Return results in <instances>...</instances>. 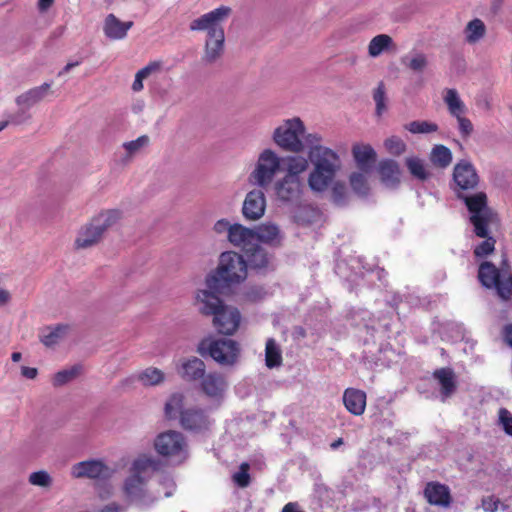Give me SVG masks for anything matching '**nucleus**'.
<instances>
[{"label":"nucleus","mask_w":512,"mask_h":512,"mask_svg":"<svg viewBox=\"0 0 512 512\" xmlns=\"http://www.w3.org/2000/svg\"><path fill=\"white\" fill-rule=\"evenodd\" d=\"M312 169L308 175L307 183L314 193H324L336 180L342 169L340 156L325 146H314L308 153Z\"/></svg>","instance_id":"1"},{"label":"nucleus","mask_w":512,"mask_h":512,"mask_svg":"<svg viewBox=\"0 0 512 512\" xmlns=\"http://www.w3.org/2000/svg\"><path fill=\"white\" fill-rule=\"evenodd\" d=\"M158 467L159 461L153 457L141 456L133 461L131 475L124 483L125 495L131 503L140 508H147L159 499V493L154 494L145 489L148 476Z\"/></svg>","instance_id":"2"},{"label":"nucleus","mask_w":512,"mask_h":512,"mask_svg":"<svg viewBox=\"0 0 512 512\" xmlns=\"http://www.w3.org/2000/svg\"><path fill=\"white\" fill-rule=\"evenodd\" d=\"M199 310L204 315H213V324L224 335H233L240 325L241 315L237 308L224 305L213 292L200 290L197 293Z\"/></svg>","instance_id":"3"},{"label":"nucleus","mask_w":512,"mask_h":512,"mask_svg":"<svg viewBox=\"0 0 512 512\" xmlns=\"http://www.w3.org/2000/svg\"><path fill=\"white\" fill-rule=\"evenodd\" d=\"M248 263L245 258H227L222 262L214 273L206 278L208 291L213 293H224L225 289L232 284H238L247 277Z\"/></svg>","instance_id":"4"},{"label":"nucleus","mask_w":512,"mask_h":512,"mask_svg":"<svg viewBox=\"0 0 512 512\" xmlns=\"http://www.w3.org/2000/svg\"><path fill=\"white\" fill-rule=\"evenodd\" d=\"M457 198L465 203L476 235L486 237L489 234L488 226L496 223V214L487 205V195L484 192L460 191Z\"/></svg>","instance_id":"5"},{"label":"nucleus","mask_w":512,"mask_h":512,"mask_svg":"<svg viewBox=\"0 0 512 512\" xmlns=\"http://www.w3.org/2000/svg\"><path fill=\"white\" fill-rule=\"evenodd\" d=\"M284 158L272 149H264L248 176L252 185L265 189L274 184L275 178L283 171Z\"/></svg>","instance_id":"6"},{"label":"nucleus","mask_w":512,"mask_h":512,"mask_svg":"<svg viewBox=\"0 0 512 512\" xmlns=\"http://www.w3.org/2000/svg\"><path fill=\"white\" fill-rule=\"evenodd\" d=\"M197 352L202 356H210L221 366H232L237 362L240 347L232 339H203L197 346Z\"/></svg>","instance_id":"7"},{"label":"nucleus","mask_w":512,"mask_h":512,"mask_svg":"<svg viewBox=\"0 0 512 512\" xmlns=\"http://www.w3.org/2000/svg\"><path fill=\"white\" fill-rule=\"evenodd\" d=\"M154 447L157 453L177 464L184 462L189 456L188 443L185 436L175 430L160 433Z\"/></svg>","instance_id":"8"},{"label":"nucleus","mask_w":512,"mask_h":512,"mask_svg":"<svg viewBox=\"0 0 512 512\" xmlns=\"http://www.w3.org/2000/svg\"><path fill=\"white\" fill-rule=\"evenodd\" d=\"M305 133L302 120L298 117L287 119L273 132V140L285 151L299 153L304 150L301 140Z\"/></svg>","instance_id":"9"},{"label":"nucleus","mask_w":512,"mask_h":512,"mask_svg":"<svg viewBox=\"0 0 512 512\" xmlns=\"http://www.w3.org/2000/svg\"><path fill=\"white\" fill-rule=\"evenodd\" d=\"M275 199L282 205L293 207L301 203L304 194L302 179L283 176L273 184Z\"/></svg>","instance_id":"10"},{"label":"nucleus","mask_w":512,"mask_h":512,"mask_svg":"<svg viewBox=\"0 0 512 512\" xmlns=\"http://www.w3.org/2000/svg\"><path fill=\"white\" fill-rule=\"evenodd\" d=\"M231 9L220 6L206 14H203L190 23L191 31H206L207 37L219 36L224 33L223 22L229 16Z\"/></svg>","instance_id":"11"},{"label":"nucleus","mask_w":512,"mask_h":512,"mask_svg":"<svg viewBox=\"0 0 512 512\" xmlns=\"http://www.w3.org/2000/svg\"><path fill=\"white\" fill-rule=\"evenodd\" d=\"M180 426L187 432L205 435L211 431L214 419L199 407H190L181 413Z\"/></svg>","instance_id":"12"},{"label":"nucleus","mask_w":512,"mask_h":512,"mask_svg":"<svg viewBox=\"0 0 512 512\" xmlns=\"http://www.w3.org/2000/svg\"><path fill=\"white\" fill-rule=\"evenodd\" d=\"M454 191L456 196L460 191L466 193L474 190L479 184V175L474 165L466 159L456 163L453 169Z\"/></svg>","instance_id":"13"},{"label":"nucleus","mask_w":512,"mask_h":512,"mask_svg":"<svg viewBox=\"0 0 512 512\" xmlns=\"http://www.w3.org/2000/svg\"><path fill=\"white\" fill-rule=\"evenodd\" d=\"M71 474L74 478L106 481L113 476L114 470L100 460H87L74 464Z\"/></svg>","instance_id":"14"},{"label":"nucleus","mask_w":512,"mask_h":512,"mask_svg":"<svg viewBox=\"0 0 512 512\" xmlns=\"http://www.w3.org/2000/svg\"><path fill=\"white\" fill-rule=\"evenodd\" d=\"M266 211V197L261 189L249 191L243 201L241 213L243 218L249 222L260 220Z\"/></svg>","instance_id":"15"},{"label":"nucleus","mask_w":512,"mask_h":512,"mask_svg":"<svg viewBox=\"0 0 512 512\" xmlns=\"http://www.w3.org/2000/svg\"><path fill=\"white\" fill-rule=\"evenodd\" d=\"M255 251L260 244L271 248L280 247L284 240V233L280 227L273 222H264L254 227Z\"/></svg>","instance_id":"16"},{"label":"nucleus","mask_w":512,"mask_h":512,"mask_svg":"<svg viewBox=\"0 0 512 512\" xmlns=\"http://www.w3.org/2000/svg\"><path fill=\"white\" fill-rule=\"evenodd\" d=\"M375 265L364 264L363 258H338L335 271L340 277L354 281L356 277H363L366 272H373Z\"/></svg>","instance_id":"17"},{"label":"nucleus","mask_w":512,"mask_h":512,"mask_svg":"<svg viewBox=\"0 0 512 512\" xmlns=\"http://www.w3.org/2000/svg\"><path fill=\"white\" fill-rule=\"evenodd\" d=\"M228 241L235 247L245 251H255L254 228L234 223L229 233Z\"/></svg>","instance_id":"18"},{"label":"nucleus","mask_w":512,"mask_h":512,"mask_svg":"<svg viewBox=\"0 0 512 512\" xmlns=\"http://www.w3.org/2000/svg\"><path fill=\"white\" fill-rule=\"evenodd\" d=\"M424 496L428 503L440 507H449L452 502L449 487L438 482L428 483L424 489Z\"/></svg>","instance_id":"19"},{"label":"nucleus","mask_w":512,"mask_h":512,"mask_svg":"<svg viewBox=\"0 0 512 512\" xmlns=\"http://www.w3.org/2000/svg\"><path fill=\"white\" fill-rule=\"evenodd\" d=\"M433 378L440 385V394L442 401L451 397L457 390V380L452 368L444 367L436 369L433 372Z\"/></svg>","instance_id":"20"},{"label":"nucleus","mask_w":512,"mask_h":512,"mask_svg":"<svg viewBox=\"0 0 512 512\" xmlns=\"http://www.w3.org/2000/svg\"><path fill=\"white\" fill-rule=\"evenodd\" d=\"M178 374L187 382H198L206 374L205 363L197 357L184 359Z\"/></svg>","instance_id":"21"},{"label":"nucleus","mask_w":512,"mask_h":512,"mask_svg":"<svg viewBox=\"0 0 512 512\" xmlns=\"http://www.w3.org/2000/svg\"><path fill=\"white\" fill-rule=\"evenodd\" d=\"M50 89V83H43L40 86L33 87L18 95L15 99V102L22 110L30 109L42 101L48 95Z\"/></svg>","instance_id":"22"},{"label":"nucleus","mask_w":512,"mask_h":512,"mask_svg":"<svg viewBox=\"0 0 512 512\" xmlns=\"http://www.w3.org/2000/svg\"><path fill=\"white\" fill-rule=\"evenodd\" d=\"M200 387L206 396L211 398H218L221 397L225 392L227 383L221 374L217 372H211L205 374L200 380Z\"/></svg>","instance_id":"23"},{"label":"nucleus","mask_w":512,"mask_h":512,"mask_svg":"<svg viewBox=\"0 0 512 512\" xmlns=\"http://www.w3.org/2000/svg\"><path fill=\"white\" fill-rule=\"evenodd\" d=\"M132 26V21L122 22L114 14H109L105 18L103 31L107 38L120 40L126 37L128 30Z\"/></svg>","instance_id":"24"},{"label":"nucleus","mask_w":512,"mask_h":512,"mask_svg":"<svg viewBox=\"0 0 512 512\" xmlns=\"http://www.w3.org/2000/svg\"><path fill=\"white\" fill-rule=\"evenodd\" d=\"M378 171L382 183L390 188H395L400 182V168L398 163L392 159L380 161Z\"/></svg>","instance_id":"25"},{"label":"nucleus","mask_w":512,"mask_h":512,"mask_svg":"<svg viewBox=\"0 0 512 512\" xmlns=\"http://www.w3.org/2000/svg\"><path fill=\"white\" fill-rule=\"evenodd\" d=\"M343 403L350 413L362 415L366 407V394L361 390L348 388L344 392Z\"/></svg>","instance_id":"26"},{"label":"nucleus","mask_w":512,"mask_h":512,"mask_svg":"<svg viewBox=\"0 0 512 512\" xmlns=\"http://www.w3.org/2000/svg\"><path fill=\"white\" fill-rule=\"evenodd\" d=\"M352 154L358 168L367 173L376 158V153L370 145L356 144L352 148Z\"/></svg>","instance_id":"27"},{"label":"nucleus","mask_w":512,"mask_h":512,"mask_svg":"<svg viewBox=\"0 0 512 512\" xmlns=\"http://www.w3.org/2000/svg\"><path fill=\"white\" fill-rule=\"evenodd\" d=\"M296 211L294 212V220L299 225H311L321 220V211L311 204H301L294 206Z\"/></svg>","instance_id":"28"},{"label":"nucleus","mask_w":512,"mask_h":512,"mask_svg":"<svg viewBox=\"0 0 512 512\" xmlns=\"http://www.w3.org/2000/svg\"><path fill=\"white\" fill-rule=\"evenodd\" d=\"M121 217L122 212L119 209H109L94 216L90 222L104 235L108 229L118 223Z\"/></svg>","instance_id":"29"},{"label":"nucleus","mask_w":512,"mask_h":512,"mask_svg":"<svg viewBox=\"0 0 512 512\" xmlns=\"http://www.w3.org/2000/svg\"><path fill=\"white\" fill-rule=\"evenodd\" d=\"M225 34H219V36L207 37L205 41V49L203 55V61L208 64L214 63L219 59L224 50Z\"/></svg>","instance_id":"30"},{"label":"nucleus","mask_w":512,"mask_h":512,"mask_svg":"<svg viewBox=\"0 0 512 512\" xmlns=\"http://www.w3.org/2000/svg\"><path fill=\"white\" fill-rule=\"evenodd\" d=\"M69 330L70 326L67 324L46 327L40 334V341L48 348L53 347L67 336Z\"/></svg>","instance_id":"31"},{"label":"nucleus","mask_w":512,"mask_h":512,"mask_svg":"<svg viewBox=\"0 0 512 512\" xmlns=\"http://www.w3.org/2000/svg\"><path fill=\"white\" fill-rule=\"evenodd\" d=\"M401 64L414 73H423L429 65L428 56L421 52L413 50L400 59Z\"/></svg>","instance_id":"32"},{"label":"nucleus","mask_w":512,"mask_h":512,"mask_svg":"<svg viewBox=\"0 0 512 512\" xmlns=\"http://www.w3.org/2000/svg\"><path fill=\"white\" fill-rule=\"evenodd\" d=\"M102 237L103 235L90 222L79 231L75 240V246L83 249L89 248L96 245Z\"/></svg>","instance_id":"33"},{"label":"nucleus","mask_w":512,"mask_h":512,"mask_svg":"<svg viewBox=\"0 0 512 512\" xmlns=\"http://www.w3.org/2000/svg\"><path fill=\"white\" fill-rule=\"evenodd\" d=\"M185 396L181 392L172 393L167 399L164 406V413L167 419L175 420L181 418L184 409Z\"/></svg>","instance_id":"34"},{"label":"nucleus","mask_w":512,"mask_h":512,"mask_svg":"<svg viewBox=\"0 0 512 512\" xmlns=\"http://www.w3.org/2000/svg\"><path fill=\"white\" fill-rule=\"evenodd\" d=\"M478 278L483 286L493 288L501 279V273L494 264L484 262L479 267Z\"/></svg>","instance_id":"35"},{"label":"nucleus","mask_w":512,"mask_h":512,"mask_svg":"<svg viewBox=\"0 0 512 512\" xmlns=\"http://www.w3.org/2000/svg\"><path fill=\"white\" fill-rule=\"evenodd\" d=\"M485 34L486 25L479 18L469 21L464 29L465 41L470 45L478 43L484 38Z\"/></svg>","instance_id":"36"},{"label":"nucleus","mask_w":512,"mask_h":512,"mask_svg":"<svg viewBox=\"0 0 512 512\" xmlns=\"http://www.w3.org/2000/svg\"><path fill=\"white\" fill-rule=\"evenodd\" d=\"M284 161H286L287 164L285 176L294 179H301V174L304 173L309 166L308 160L302 156H289L284 158Z\"/></svg>","instance_id":"37"},{"label":"nucleus","mask_w":512,"mask_h":512,"mask_svg":"<svg viewBox=\"0 0 512 512\" xmlns=\"http://www.w3.org/2000/svg\"><path fill=\"white\" fill-rule=\"evenodd\" d=\"M137 380L145 387L158 386L165 381V373L156 367H148L137 375Z\"/></svg>","instance_id":"38"},{"label":"nucleus","mask_w":512,"mask_h":512,"mask_svg":"<svg viewBox=\"0 0 512 512\" xmlns=\"http://www.w3.org/2000/svg\"><path fill=\"white\" fill-rule=\"evenodd\" d=\"M444 102L447 105L449 113L453 117H458L465 114L466 106L460 99L459 94L455 89H447L444 96Z\"/></svg>","instance_id":"39"},{"label":"nucleus","mask_w":512,"mask_h":512,"mask_svg":"<svg viewBox=\"0 0 512 512\" xmlns=\"http://www.w3.org/2000/svg\"><path fill=\"white\" fill-rule=\"evenodd\" d=\"M430 161L439 168H447L452 162V152L442 144L435 145L430 153Z\"/></svg>","instance_id":"40"},{"label":"nucleus","mask_w":512,"mask_h":512,"mask_svg":"<svg viewBox=\"0 0 512 512\" xmlns=\"http://www.w3.org/2000/svg\"><path fill=\"white\" fill-rule=\"evenodd\" d=\"M405 163L414 178L425 181L430 177V172L427 170L426 164L421 158L416 156L407 157Z\"/></svg>","instance_id":"41"},{"label":"nucleus","mask_w":512,"mask_h":512,"mask_svg":"<svg viewBox=\"0 0 512 512\" xmlns=\"http://www.w3.org/2000/svg\"><path fill=\"white\" fill-rule=\"evenodd\" d=\"M265 361L268 368L278 367L282 364L281 349L273 338L266 342Z\"/></svg>","instance_id":"42"},{"label":"nucleus","mask_w":512,"mask_h":512,"mask_svg":"<svg viewBox=\"0 0 512 512\" xmlns=\"http://www.w3.org/2000/svg\"><path fill=\"white\" fill-rule=\"evenodd\" d=\"M393 44V39L387 34H379L371 39L368 53L371 57H378Z\"/></svg>","instance_id":"43"},{"label":"nucleus","mask_w":512,"mask_h":512,"mask_svg":"<svg viewBox=\"0 0 512 512\" xmlns=\"http://www.w3.org/2000/svg\"><path fill=\"white\" fill-rule=\"evenodd\" d=\"M82 372V366L73 365L68 369L57 372L53 377V386L60 387L76 379Z\"/></svg>","instance_id":"44"},{"label":"nucleus","mask_w":512,"mask_h":512,"mask_svg":"<svg viewBox=\"0 0 512 512\" xmlns=\"http://www.w3.org/2000/svg\"><path fill=\"white\" fill-rule=\"evenodd\" d=\"M404 128L412 134H430L437 132L439 126L430 121L415 120L405 124Z\"/></svg>","instance_id":"45"},{"label":"nucleus","mask_w":512,"mask_h":512,"mask_svg":"<svg viewBox=\"0 0 512 512\" xmlns=\"http://www.w3.org/2000/svg\"><path fill=\"white\" fill-rule=\"evenodd\" d=\"M350 185L352 190L359 196L365 197L368 195L369 186L367 178L362 172H353L350 177Z\"/></svg>","instance_id":"46"},{"label":"nucleus","mask_w":512,"mask_h":512,"mask_svg":"<svg viewBox=\"0 0 512 512\" xmlns=\"http://www.w3.org/2000/svg\"><path fill=\"white\" fill-rule=\"evenodd\" d=\"M331 198L335 205L337 206H345L348 203V193L346 186L343 182L334 180L332 186Z\"/></svg>","instance_id":"47"},{"label":"nucleus","mask_w":512,"mask_h":512,"mask_svg":"<svg viewBox=\"0 0 512 512\" xmlns=\"http://www.w3.org/2000/svg\"><path fill=\"white\" fill-rule=\"evenodd\" d=\"M373 100L376 105L375 113L378 117H380L387 110L386 91H385V85L383 82H380L378 84L377 88L374 90Z\"/></svg>","instance_id":"48"},{"label":"nucleus","mask_w":512,"mask_h":512,"mask_svg":"<svg viewBox=\"0 0 512 512\" xmlns=\"http://www.w3.org/2000/svg\"><path fill=\"white\" fill-rule=\"evenodd\" d=\"M159 65L157 63H151L144 68L140 69L135 76V80L132 84V89L135 92H139L143 89V80L146 79L153 71L157 70Z\"/></svg>","instance_id":"49"},{"label":"nucleus","mask_w":512,"mask_h":512,"mask_svg":"<svg viewBox=\"0 0 512 512\" xmlns=\"http://www.w3.org/2000/svg\"><path fill=\"white\" fill-rule=\"evenodd\" d=\"M29 483L42 488H50L53 480L48 472L40 470L30 474Z\"/></svg>","instance_id":"50"},{"label":"nucleus","mask_w":512,"mask_h":512,"mask_svg":"<svg viewBox=\"0 0 512 512\" xmlns=\"http://www.w3.org/2000/svg\"><path fill=\"white\" fill-rule=\"evenodd\" d=\"M496 289L497 295L504 301H508L512 297V274L506 279H500L493 287Z\"/></svg>","instance_id":"51"},{"label":"nucleus","mask_w":512,"mask_h":512,"mask_svg":"<svg viewBox=\"0 0 512 512\" xmlns=\"http://www.w3.org/2000/svg\"><path fill=\"white\" fill-rule=\"evenodd\" d=\"M249 469V464L244 462L240 465L239 471L233 475V481L241 488H245L250 484Z\"/></svg>","instance_id":"52"},{"label":"nucleus","mask_w":512,"mask_h":512,"mask_svg":"<svg viewBox=\"0 0 512 512\" xmlns=\"http://www.w3.org/2000/svg\"><path fill=\"white\" fill-rule=\"evenodd\" d=\"M385 147L389 151V153L393 155H401L406 150V144L405 142L396 136H392L385 141Z\"/></svg>","instance_id":"53"},{"label":"nucleus","mask_w":512,"mask_h":512,"mask_svg":"<svg viewBox=\"0 0 512 512\" xmlns=\"http://www.w3.org/2000/svg\"><path fill=\"white\" fill-rule=\"evenodd\" d=\"M267 295V291L262 286H250L247 287L244 292L245 300L249 302H257L264 299Z\"/></svg>","instance_id":"54"},{"label":"nucleus","mask_w":512,"mask_h":512,"mask_svg":"<svg viewBox=\"0 0 512 512\" xmlns=\"http://www.w3.org/2000/svg\"><path fill=\"white\" fill-rule=\"evenodd\" d=\"M148 142L149 138L147 136H140L136 140L124 143L123 147L129 155H133L147 145Z\"/></svg>","instance_id":"55"},{"label":"nucleus","mask_w":512,"mask_h":512,"mask_svg":"<svg viewBox=\"0 0 512 512\" xmlns=\"http://www.w3.org/2000/svg\"><path fill=\"white\" fill-rule=\"evenodd\" d=\"M485 238L486 239L475 248L474 256H487L493 252L495 245L494 239L488 235Z\"/></svg>","instance_id":"56"},{"label":"nucleus","mask_w":512,"mask_h":512,"mask_svg":"<svg viewBox=\"0 0 512 512\" xmlns=\"http://www.w3.org/2000/svg\"><path fill=\"white\" fill-rule=\"evenodd\" d=\"M499 420L504 431L512 436V414L505 408L499 410Z\"/></svg>","instance_id":"57"},{"label":"nucleus","mask_w":512,"mask_h":512,"mask_svg":"<svg viewBox=\"0 0 512 512\" xmlns=\"http://www.w3.org/2000/svg\"><path fill=\"white\" fill-rule=\"evenodd\" d=\"M458 121V129L462 137L467 138L473 131L471 121L463 115L455 117Z\"/></svg>","instance_id":"58"},{"label":"nucleus","mask_w":512,"mask_h":512,"mask_svg":"<svg viewBox=\"0 0 512 512\" xmlns=\"http://www.w3.org/2000/svg\"><path fill=\"white\" fill-rule=\"evenodd\" d=\"M158 482L163 487L164 496L170 497L175 489L174 480L168 475H162Z\"/></svg>","instance_id":"59"},{"label":"nucleus","mask_w":512,"mask_h":512,"mask_svg":"<svg viewBox=\"0 0 512 512\" xmlns=\"http://www.w3.org/2000/svg\"><path fill=\"white\" fill-rule=\"evenodd\" d=\"M500 501L494 496H487L482 498L481 506L485 512H496L498 510Z\"/></svg>","instance_id":"60"},{"label":"nucleus","mask_w":512,"mask_h":512,"mask_svg":"<svg viewBox=\"0 0 512 512\" xmlns=\"http://www.w3.org/2000/svg\"><path fill=\"white\" fill-rule=\"evenodd\" d=\"M232 225L227 219H220L216 221L213 226V230L216 234H224L227 233V239H229V233L232 229Z\"/></svg>","instance_id":"61"},{"label":"nucleus","mask_w":512,"mask_h":512,"mask_svg":"<svg viewBox=\"0 0 512 512\" xmlns=\"http://www.w3.org/2000/svg\"><path fill=\"white\" fill-rule=\"evenodd\" d=\"M248 269H252L255 271H261L268 266V258H248Z\"/></svg>","instance_id":"62"},{"label":"nucleus","mask_w":512,"mask_h":512,"mask_svg":"<svg viewBox=\"0 0 512 512\" xmlns=\"http://www.w3.org/2000/svg\"><path fill=\"white\" fill-rule=\"evenodd\" d=\"M100 512H125V509L119 504L113 502L105 505Z\"/></svg>","instance_id":"63"},{"label":"nucleus","mask_w":512,"mask_h":512,"mask_svg":"<svg viewBox=\"0 0 512 512\" xmlns=\"http://www.w3.org/2000/svg\"><path fill=\"white\" fill-rule=\"evenodd\" d=\"M503 337L505 342L512 347V323L504 326Z\"/></svg>","instance_id":"64"}]
</instances>
